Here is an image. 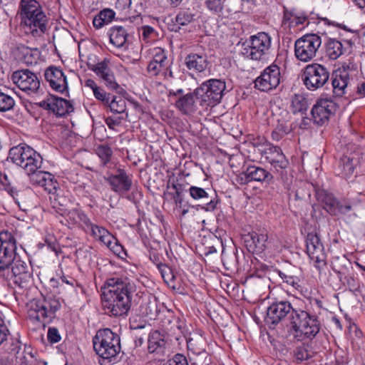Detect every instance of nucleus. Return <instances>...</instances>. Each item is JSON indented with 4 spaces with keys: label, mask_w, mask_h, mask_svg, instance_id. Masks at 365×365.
<instances>
[{
    "label": "nucleus",
    "mask_w": 365,
    "mask_h": 365,
    "mask_svg": "<svg viewBox=\"0 0 365 365\" xmlns=\"http://www.w3.org/2000/svg\"><path fill=\"white\" fill-rule=\"evenodd\" d=\"M135 284L127 277H114L106 280L101 287L103 309L110 316H127L133 307L137 294Z\"/></svg>",
    "instance_id": "1"
},
{
    "label": "nucleus",
    "mask_w": 365,
    "mask_h": 365,
    "mask_svg": "<svg viewBox=\"0 0 365 365\" xmlns=\"http://www.w3.org/2000/svg\"><path fill=\"white\" fill-rule=\"evenodd\" d=\"M16 238L9 232L0 233V271L11 265L13 282L20 289L23 283V261L16 251Z\"/></svg>",
    "instance_id": "2"
},
{
    "label": "nucleus",
    "mask_w": 365,
    "mask_h": 365,
    "mask_svg": "<svg viewBox=\"0 0 365 365\" xmlns=\"http://www.w3.org/2000/svg\"><path fill=\"white\" fill-rule=\"evenodd\" d=\"M94 351L101 365H111L118 361L120 351V338L110 329H99L93 338Z\"/></svg>",
    "instance_id": "3"
},
{
    "label": "nucleus",
    "mask_w": 365,
    "mask_h": 365,
    "mask_svg": "<svg viewBox=\"0 0 365 365\" xmlns=\"http://www.w3.org/2000/svg\"><path fill=\"white\" fill-rule=\"evenodd\" d=\"M24 173L28 175L33 185L43 187L51 193L56 190L58 182L53 176L48 172L39 170L41 158L38 153L24 143Z\"/></svg>",
    "instance_id": "4"
},
{
    "label": "nucleus",
    "mask_w": 365,
    "mask_h": 365,
    "mask_svg": "<svg viewBox=\"0 0 365 365\" xmlns=\"http://www.w3.org/2000/svg\"><path fill=\"white\" fill-rule=\"evenodd\" d=\"M225 88V81L213 78L203 82L194 93L202 106H214L221 101Z\"/></svg>",
    "instance_id": "5"
},
{
    "label": "nucleus",
    "mask_w": 365,
    "mask_h": 365,
    "mask_svg": "<svg viewBox=\"0 0 365 365\" xmlns=\"http://www.w3.org/2000/svg\"><path fill=\"white\" fill-rule=\"evenodd\" d=\"M330 72L325 66L313 63L307 65L302 73V80L310 91H315L325 86L329 80Z\"/></svg>",
    "instance_id": "6"
},
{
    "label": "nucleus",
    "mask_w": 365,
    "mask_h": 365,
    "mask_svg": "<svg viewBox=\"0 0 365 365\" xmlns=\"http://www.w3.org/2000/svg\"><path fill=\"white\" fill-rule=\"evenodd\" d=\"M271 43L268 34L259 32L246 41L247 46L244 48L242 53L250 59L261 61L268 54Z\"/></svg>",
    "instance_id": "7"
},
{
    "label": "nucleus",
    "mask_w": 365,
    "mask_h": 365,
    "mask_svg": "<svg viewBox=\"0 0 365 365\" xmlns=\"http://www.w3.org/2000/svg\"><path fill=\"white\" fill-rule=\"evenodd\" d=\"M322 44L319 36L315 34H307L298 38L294 43L296 58L302 62L312 60Z\"/></svg>",
    "instance_id": "8"
},
{
    "label": "nucleus",
    "mask_w": 365,
    "mask_h": 365,
    "mask_svg": "<svg viewBox=\"0 0 365 365\" xmlns=\"http://www.w3.org/2000/svg\"><path fill=\"white\" fill-rule=\"evenodd\" d=\"M361 155V150L356 145L350 143L346 145L338 162L337 175L345 178L352 176L356 167L359 163Z\"/></svg>",
    "instance_id": "9"
},
{
    "label": "nucleus",
    "mask_w": 365,
    "mask_h": 365,
    "mask_svg": "<svg viewBox=\"0 0 365 365\" xmlns=\"http://www.w3.org/2000/svg\"><path fill=\"white\" fill-rule=\"evenodd\" d=\"M315 195L323 208L331 215L346 214L351 210L350 204L339 202L331 193L324 189H315Z\"/></svg>",
    "instance_id": "10"
},
{
    "label": "nucleus",
    "mask_w": 365,
    "mask_h": 365,
    "mask_svg": "<svg viewBox=\"0 0 365 365\" xmlns=\"http://www.w3.org/2000/svg\"><path fill=\"white\" fill-rule=\"evenodd\" d=\"M292 304L288 300H275L267 309L264 318L265 323L271 326H276L289 315L293 310Z\"/></svg>",
    "instance_id": "11"
},
{
    "label": "nucleus",
    "mask_w": 365,
    "mask_h": 365,
    "mask_svg": "<svg viewBox=\"0 0 365 365\" xmlns=\"http://www.w3.org/2000/svg\"><path fill=\"white\" fill-rule=\"evenodd\" d=\"M280 78L279 67L276 64H272L255 80V88L263 92L270 91L279 86Z\"/></svg>",
    "instance_id": "12"
},
{
    "label": "nucleus",
    "mask_w": 365,
    "mask_h": 365,
    "mask_svg": "<svg viewBox=\"0 0 365 365\" xmlns=\"http://www.w3.org/2000/svg\"><path fill=\"white\" fill-rule=\"evenodd\" d=\"M306 249L309 258L316 263V267L320 269L321 265H326L327 255L324 252V245L317 233L309 232L307 234L306 237Z\"/></svg>",
    "instance_id": "13"
},
{
    "label": "nucleus",
    "mask_w": 365,
    "mask_h": 365,
    "mask_svg": "<svg viewBox=\"0 0 365 365\" xmlns=\"http://www.w3.org/2000/svg\"><path fill=\"white\" fill-rule=\"evenodd\" d=\"M268 234L265 230L260 232H250L242 236L244 246L250 253L255 255L262 254L268 247Z\"/></svg>",
    "instance_id": "14"
},
{
    "label": "nucleus",
    "mask_w": 365,
    "mask_h": 365,
    "mask_svg": "<svg viewBox=\"0 0 365 365\" xmlns=\"http://www.w3.org/2000/svg\"><path fill=\"white\" fill-rule=\"evenodd\" d=\"M133 307L138 306L137 309L140 315L147 317L150 319H154L158 315V308L156 299L149 294L137 291Z\"/></svg>",
    "instance_id": "15"
},
{
    "label": "nucleus",
    "mask_w": 365,
    "mask_h": 365,
    "mask_svg": "<svg viewBox=\"0 0 365 365\" xmlns=\"http://www.w3.org/2000/svg\"><path fill=\"white\" fill-rule=\"evenodd\" d=\"M47 18L42 11L41 14L34 12L31 15L26 14L24 16V33L31 34L34 37L42 36L46 30Z\"/></svg>",
    "instance_id": "16"
},
{
    "label": "nucleus",
    "mask_w": 365,
    "mask_h": 365,
    "mask_svg": "<svg viewBox=\"0 0 365 365\" xmlns=\"http://www.w3.org/2000/svg\"><path fill=\"white\" fill-rule=\"evenodd\" d=\"M336 110V103L329 98L319 99L312 109L314 123L322 125L328 121L330 115Z\"/></svg>",
    "instance_id": "17"
},
{
    "label": "nucleus",
    "mask_w": 365,
    "mask_h": 365,
    "mask_svg": "<svg viewBox=\"0 0 365 365\" xmlns=\"http://www.w3.org/2000/svg\"><path fill=\"white\" fill-rule=\"evenodd\" d=\"M38 105L52 111L57 116H63L73 111V107L70 101L53 95L41 101Z\"/></svg>",
    "instance_id": "18"
},
{
    "label": "nucleus",
    "mask_w": 365,
    "mask_h": 365,
    "mask_svg": "<svg viewBox=\"0 0 365 365\" xmlns=\"http://www.w3.org/2000/svg\"><path fill=\"white\" fill-rule=\"evenodd\" d=\"M241 184H247L251 181H256L269 184L273 181L272 174L266 169L256 166H248L240 176Z\"/></svg>",
    "instance_id": "19"
},
{
    "label": "nucleus",
    "mask_w": 365,
    "mask_h": 365,
    "mask_svg": "<svg viewBox=\"0 0 365 365\" xmlns=\"http://www.w3.org/2000/svg\"><path fill=\"white\" fill-rule=\"evenodd\" d=\"M104 179L110 185L111 190L118 193L127 192L132 186L131 178L121 168H118L115 174L108 175Z\"/></svg>",
    "instance_id": "20"
},
{
    "label": "nucleus",
    "mask_w": 365,
    "mask_h": 365,
    "mask_svg": "<svg viewBox=\"0 0 365 365\" xmlns=\"http://www.w3.org/2000/svg\"><path fill=\"white\" fill-rule=\"evenodd\" d=\"M27 317L32 322L44 324L48 319V307L43 299L34 298L26 304Z\"/></svg>",
    "instance_id": "21"
},
{
    "label": "nucleus",
    "mask_w": 365,
    "mask_h": 365,
    "mask_svg": "<svg viewBox=\"0 0 365 365\" xmlns=\"http://www.w3.org/2000/svg\"><path fill=\"white\" fill-rule=\"evenodd\" d=\"M45 79L51 88L59 93H63L68 88L66 77L62 70L57 67L51 66L45 71Z\"/></svg>",
    "instance_id": "22"
},
{
    "label": "nucleus",
    "mask_w": 365,
    "mask_h": 365,
    "mask_svg": "<svg viewBox=\"0 0 365 365\" xmlns=\"http://www.w3.org/2000/svg\"><path fill=\"white\" fill-rule=\"evenodd\" d=\"M321 324L318 317L312 314L310 318L305 321L304 324L301 326L294 336L298 340L312 339L319 334Z\"/></svg>",
    "instance_id": "23"
},
{
    "label": "nucleus",
    "mask_w": 365,
    "mask_h": 365,
    "mask_svg": "<svg viewBox=\"0 0 365 365\" xmlns=\"http://www.w3.org/2000/svg\"><path fill=\"white\" fill-rule=\"evenodd\" d=\"M90 69L101 78L109 89L116 90L118 88L114 74L108 67V62L106 60L92 65Z\"/></svg>",
    "instance_id": "24"
},
{
    "label": "nucleus",
    "mask_w": 365,
    "mask_h": 365,
    "mask_svg": "<svg viewBox=\"0 0 365 365\" xmlns=\"http://www.w3.org/2000/svg\"><path fill=\"white\" fill-rule=\"evenodd\" d=\"M349 82V73L343 66L338 68L332 75L331 85L333 92L337 96H342L345 93V88Z\"/></svg>",
    "instance_id": "25"
},
{
    "label": "nucleus",
    "mask_w": 365,
    "mask_h": 365,
    "mask_svg": "<svg viewBox=\"0 0 365 365\" xmlns=\"http://www.w3.org/2000/svg\"><path fill=\"white\" fill-rule=\"evenodd\" d=\"M214 240L215 241V244H213L211 246L206 247V251L205 252V255H208L210 254H213L217 252V247H221L222 248V262L226 269H232L236 266L237 264V256L235 252L227 255L225 252V249L223 247V243L222 240L218 239L216 236H215Z\"/></svg>",
    "instance_id": "26"
},
{
    "label": "nucleus",
    "mask_w": 365,
    "mask_h": 365,
    "mask_svg": "<svg viewBox=\"0 0 365 365\" xmlns=\"http://www.w3.org/2000/svg\"><path fill=\"white\" fill-rule=\"evenodd\" d=\"M195 97L194 92L180 96L175 101V107L182 114L190 116L192 115L197 110V105Z\"/></svg>",
    "instance_id": "27"
},
{
    "label": "nucleus",
    "mask_w": 365,
    "mask_h": 365,
    "mask_svg": "<svg viewBox=\"0 0 365 365\" xmlns=\"http://www.w3.org/2000/svg\"><path fill=\"white\" fill-rule=\"evenodd\" d=\"M277 272L283 280V282L292 286L295 289H299L300 287V279L298 276L299 270L297 267L289 265L283 269H277Z\"/></svg>",
    "instance_id": "28"
},
{
    "label": "nucleus",
    "mask_w": 365,
    "mask_h": 365,
    "mask_svg": "<svg viewBox=\"0 0 365 365\" xmlns=\"http://www.w3.org/2000/svg\"><path fill=\"white\" fill-rule=\"evenodd\" d=\"M185 64L189 70L202 72L207 68L208 61L206 55L192 53L186 56Z\"/></svg>",
    "instance_id": "29"
},
{
    "label": "nucleus",
    "mask_w": 365,
    "mask_h": 365,
    "mask_svg": "<svg viewBox=\"0 0 365 365\" xmlns=\"http://www.w3.org/2000/svg\"><path fill=\"white\" fill-rule=\"evenodd\" d=\"M128 32L121 26H114L109 29L108 36L110 42L117 48L127 47Z\"/></svg>",
    "instance_id": "30"
},
{
    "label": "nucleus",
    "mask_w": 365,
    "mask_h": 365,
    "mask_svg": "<svg viewBox=\"0 0 365 365\" xmlns=\"http://www.w3.org/2000/svg\"><path fill=\"white\" fill-rule=\"evenodd\" d=\"M312 315V314L302 309L293 308L289 318L291 330L296 334L301 326L304 324L305 321L310 318Z\"/></svg>",
    "instance_id": "31"
},
{
    "label": "nucleus",
    "mask_w": 365,
    "mask_h": 365,
    "mask_svg": "<svg viewBox=\"0 0 365 365\" xmlns=\"http://www.w3.org/2000/svg\"><path fill=\"white\" fill-rule=\"evenodd\" d=\"M148 344L149 353L153 354L162 351L166 344L164 334L158 330L152 331L149 334Z\"/></svg>",
    "instance_id": "32"
},
{
    "label": "nucleus",
    "mask_w": 365,
    "mask_h": 365,
    "mask_svg": "<svg viewBox=\"0 0 365 365\" xmlns=\"http://www.w3.org/2000/svg\"><path fill=\"white\" fill-rule=\"evenodd\" d=\"M40 88V80L37 74L24 68V93L31 95L36 93Z\"/></svg>",
    "instance_id": "33"
},
{
    "label": "nucleus",
    "mask_w": 365,
    "mask_h": 365,
    "mask_svg": "<svg viewBox=\"0 0 365 365\" xmlns=\"http://www.w3.org/2000/svg\"><path fill=\"white\" fill-rule=\"evenodd\" d=\"M164 282L173 289H180V279L174 274L173 270L168 264H164L158 269Z\"/></svg>",
    "instance_id": "34"
},
{
    "label": "nucleus",
    "mask_w": 365,
    "mask_h": 365,
    "mask_svg": "<svg viewBox=\"0 0 365 365\" xmlns=\"http://www.w3.org/2000/svg\"><path fill=\"white\" fill-rule=\"evenodd\" d=\"M314 354L315 352L306 344L296 346L292 352L294 361L298 364L308 361L314 357Z\"/></svg>",
    "instance_id": "35"
},
{
    "label": "nucleus",
    "mask_w": 365,
    "mask_h": 365,
    "mask_svg": "<svg viewBox=\"0 0 365 365\" xmlns=\"http://www.w3.org/2000/svg\"><path fill=\"white\" fill-rule=\"evenodd\" d=\"M90 230L91 235L107 247L113 243L114 237L103 227L93 224Z\"/></svg>",
    "instance_id": "36"
},
{
    "label": "nucleus",
    "mask_w": 365,
    "mask_h": 365,
    "mask_svg": "<svg viewBox=\"0 0 365 365\" xmlns=\"http://www.w3.org/2000/svg\"><path fill=\"white\" fill-rule=\"evenodd\" d=\"M115 13L110 9H104L101 10L93 20V26L99 29L108 24L115 18Z\"/></svg>",
    "instance_id": "37"
},
{
    "label": "nucleus",
    "mask_w": 365,
    "mask_h": 365,
    "mask_svg": "<svg viewBox=\"0 0 365 365\" xmlns=\"http://www.w3.org/2000/svg\"><path fill=\"white\" fill-rule=\"evenodd\" d=\"M344 51L341 41L335 38H329L326 43V56L331 60H336L342 55Z\"/></svg>",
    "instance_id": "38"
},
{
    "label": "nucleus",
    "mask_w": 365,
    "mask_h": 365,
    "mask_svg": "<svg viewBox=\"0 0 365 365\" xmlns=\"http://www.w3.org/2000/svg\"><path fill=\"white\" fill-rule=\"evenodd\" d=\"M96 155L101 160V165L109 167L111 164L113 150L108 145H98L95 149Z\"/></svg>",
    "instance_id": "39"
},
{
    "label": "nucleus",
    "mask_w": 365,
    "mask_h": 365,
    "mask_svg": "<svg viewBox=\"0 0 365 365\" xmlns=\"http://www.w3.org/2000/svg\"><path fill=\"white\" fill-rule=\"evenodd\" d=\"M108 106L110 110L115 113H123L126 110V102L121 96H112Z\"/></svg>",
    "instance_id": "40"
},
{
    "label": "nucleus",
    "mask_w": 365,
    "mask_h": 365,
    "mask_svg": "<svg viewBox=\"0 0 365 365\" xmlns=\"http://www.w3.org/2000/svg\"><path fill=\"white\" fill-rule=\"evenodd\" d=\"M262 155L264 156L266 161L268 163H273V161L277 160L284 156L282 149L278 146H269L262 151Z\"/></svg>",
    "instance_id": "41"
},
{
    "label": "nucleus",
    "mask_w": 365,
    "mask_h": 365,
    "mask_svg": "<svg viewBox=\"0 0 365 365\" xmlns=\"http://www.w3.org/2000/svg\"><path fill=\"white\" fill-rule=\"evenodd\" d=\"M307 101L302 95L295 94L292 98L291 110L293 113H304L307 110Z\"/></svg>",
    "instance_id": "42"
},
{
    "label": "nucleus",
    "mask_w": 365,
    "mask_h": 365,
    "mask_svg": "<svg viewBox=\"0 0 365 365\" xmlns=\"http://www.w3.org/2000/svg\"><path fill=\"white\" fill-rule=\"evenodd\" d=\"M272 169L277 173H278L282 178L284 175H287V169L289 165V161L286 156H283L278 158L277 160L273 161V163H270Z\"/></svg>",
    "instance_id": "43"
},
{
    "label": "nucleus",
    "mask_w": 365,
    "mask_h": 365,
    "mask_svg": "<svg viewBox=\"0 0 365 365\" xmlns=\"http://www.w3.org/2000/svg\"><path fill=\"white\" fill-rule=\"evenodd\" d=\"M44 242L45 244L38 243V246L39 247H42L43 246L46 245L47 247L53 251L57 257L62 252L61 246L53 235L50 234L46 235Z\"/></svg>",
    "instance_id": "44"
},
{
    "label": "nucleus",
    "mask_w": 365,
    "mask_h": 365,
    "mask_svg": "<svg viewBox=\"0 0 365 365\" xmlns=\"http://www.w3.org/2000/svg\"><path fill=\"white\" fill-rule=\"evenodd\" d=\"M27 349H31V348H27L24 344V354L27 355H24V365H46V361L38 359L36 351L33 352L31 350L28 351Z\"/></svg>",
    "instance_id": "45"
},
{
    "label": "nucleus",
    "mask_w": 365,
    "mask_h": 365,
    "mask_svg": "<svg viewBox=\"0 0 365 365\" xmlns=\"http://www.w3.org/2000/svg\"><path fill=\"white\" fill-rule=\"evenodd\" d=\"M151 61L158 64L160 63V66L165 68L166 71L169 67L165 51L164 49L159 47L153 49V57Z\"/></svg>",
    "instance_id": "46"
},
{
    "label": "nucleus",
    "mask_w": 365,
    "mask_h": 365,
    "mask_svg": "<svg viewBox=\"0 0 365 365\" xmlns=\"http://www.w3.org/2000/svg\"><path fill=\"white\" fill-rule=\"evenodd\" d=\"M9 157L14 163L21 166L23 163V146H21V144L11 148Z\"/></svg>",
    "instance_id": "47"
},
{
    "label": "nucleus",
    "mask_w": 365,
    "mask_h": 365,
    "mask_svg": "<svg viewBox=\"0 0 365 365\" xmlns=\"http://www.w3.org/2000/svg\"><path fill=\"white\" fill-rule=\"evenodd\" d=\"M189 192L192 198L196 200L208 201L209 194L203 188L197 186H191L189 188Z\"/></svg>",
    "instance_id": "48"
},
{
    "label": "nucleus",
    "mask_w": 365,
    "mask_h": 365,
    "mask_svg": "<svg viewBox=\"0 0 365 365\" xmlns=\"http://www.w3.org/2000/svg\"><path fill=\"white\" fill-rule=\"evenodd\" d=\"M15 102L13 98L0 91V111L9 110L13 108Z\"/></svg>",
    "instance_id": "49"
},
{
    "label": "nucleus",
    "mask_w": 365,
    "mask_h": 365,
    "mask_svg": "<svg viewBox=\"0 0 365 365\" xmlns=\"http://www.w3.org/2000/svg\"><path fill=\"white\" fill-rule=\"evenodd\" d=\"M43 303L48 307V318L53 317L56 311L61 308V303L55 297H48L43 299Z\"/></svg>",
    "instance_id": "50"
},
{
    "label": "nucleus",
    "mask_w": 365,
    "mask_h": 365,
    "mask_svg": "<svg viewBox=\"0 0 365 365\" xmlns=\"http://www.w3.org/2000/svg\"><path fill=\"white\" fill-rule=\"evenodd\" d=\"M205 6L213 14H220L223 10L222 0H205Z\"/></svg>",
    "instance_id": "51"
},
{
    "label": "nucleus",
    "mask_w": 365,
    "mask_h": 365,
    "mask_svg": "<svg viewBox=\"0 0 365 365\" xmlns=\"http://www.w3.org/2000/svg\"><path fill=\"white\" fill-rule=\"evenodd\" d=\"M42 8L36 0H24V16L26 14H32L37 12V14H41Z\"/></svg>",
    "instance_id": "52"
},
{
    "label": "nucleus",
    "mask_w": 365,
    "mask_h": 365,
    "mask_svg": "<svg viewBox=\"0 0 365 365\" xmlns=\"http://www.w3.org/2000/svg\"><path fill=\"white\" fill-rule=\"evenodd\" d=\"M38 51L37 49H31L24 47V64L27 66L36 64L38 61Z\"/></svg>",
    "instance_id": "53"
},
{
    "label": "nucleus",
    "mask_w": 365,
    "mask_h": 365,
    "mask_svg": "<svg viewBox=\"0 0 365 365\" xmlns=\"http://www.w3.org/2000/svg\"><path fill=\"white\" fill-rule=\"evenodd\" d=\"M93 95L96 99L101 101L105 106L109 103L111 96L108 94L103 88L98 87L96 91L93 92Z\"/></svg>",
    "instance_id": "54"
},
{
    "label": "nucleus",
    "mask_w": 365,
    "mask_h": 365,
    "mask_svg": "<svg viewBox=\"0 0 365 365\" xmlns=\"http://www.w3.org/2000/svg\"><path fill=\"white\" fill-rule=\"evenodd\" d=\"M47 339L51 344H55L60 341L61 336L58 329L56 327H49L47 333Z\"/></svg>",
    "instance_id": "55"
},
{
    "label": "nucleus",
    "mask_w": 365,
    "mask_h": 365,
    "mask_svg": "<svg viewBox=\"0 0 365 365\" xmlns=\"http://www.w3.org/2000/svg\"><path fill=\"white\" fill-rule=\"evenodd\" d=\"M147 70L150 76H155L158 75L160 73L164 71V70H166V68L161 66L160 63L158 64L150 61V62L148 65Z\"/></svg>",
    "instance_id": "56"
},
{
    "label": "nucleus",
    "mask_w": 365,
    "mask_h": 365,
    "mask_svg": "<svg viewBox=\"0 0 365 365\" xmlns=\"http://www.w3.org/2000/svg\"><path fill=\"white\" fill-rule=\"evenodd\" d=\"M219 202L217 195L215 194L214 197H212L202 207V209L206 212H212L217 208Z\"/></svg>",
    "instance_id": "57"
},
{
    "label": "nucleus",
    "mask_w": 365,
    "mask_h": 365,
    "mask_svg": "<svg viewBox=\"0 0 365 365\" xmlns=\"http://www.w3.org/2000/svg\"><path fill=\"white\" fill-rule=\"evenodd\" d=\"M168 365H188V362L184 355L177 354L168 361Z\"/></svg>",
    "instance_id": "58"
},
{
    "label": "nucleus",
    "mask_w": 365,
    "mask_h": 365,
    "mask_svg": "<svg viewBox=\"0 0 365 365\" xmlns=\"http://www.w3.org/2000/svg\"><path fill=\"white\" fill-rule=\"evenodd\" d=\"M23 71L19 70L13 73L11 75V79L12 82L16 84L18 88L23 91L22 85H23Z\"/></svg>",
    "instance_id": "59"
},
{
    "label": "nucleus",
    "mask_w": 365,
    "mask_h": 365,
    "mask_svg": "<svg viewBox=\"0 0 365 365\" xmlns=\"http://www.w3.org/2000/svg\"><path fill=\"white\" fill-rule=\"evenodd\" d=\"M82 212V210L78 209H72L67 212V217L73 224H79L80 214Z\"/></svg>",
    "instance_id": "60"
},
{
    "label": "nucleus",
    "mask_w": 365,
    "mask_h": 365,
    "mask_svg": "<svg viewBox=\"0 0 365 365\" xmlns=\"http://www.w3.org/2000/svg\"><path fill=\"white\" fill-rule=\"evenodd\" d=\"M192 21V16L185 13H180L176 16V22L182 26L187 25Z\"/></svg>",
    "instance_id": "61"
},
{
    "label": "nucleus",
    "mask_w": 365,
    "mask_h": 365,
    "mask_svg": "<svg viewBox=\"0 0 365 365\" xmlns=\"http://www.w3.org/2000/svg\"><path fill=\"white\" fill-rule=\"evenodd\" d=\"M19 338L20 336H19V338L15 341H12L10 345L9 351L14 355L18 354L21 350V342Z\"/></svg>",
    "instance_id": "62"
},
{
    "label": "nucleus",
    "mask_w": 365,
    "mask_h": 365,
    "mask_svg": "<svg viewBox=\"0 0 365 365\" xmlns=\"http://www.w3.org/2000/svg\"><path fill=\"white\" fill-rule=\"evenodd\" d=\"M9 330L4 324L3 320L0 319V345L7 339Z\"/></svg>",
    "instance_id": "63"
},
{
    "label": "nucleus",
    "mask_w": 365,
    "mask_h": 365,
    "mask_svg": "<svg viewBox=\"0 0 365 365\" xmlns=\"http://www.w3.org/2000/svg\"><path fill=\"white\" fill-rule=\"evenodd\" d=\"M149 258L156 265L158 269L165 264L161 262V257L155 252H150Z\"/></svg>",
    "instance_id": "64"
}]
</instances>
